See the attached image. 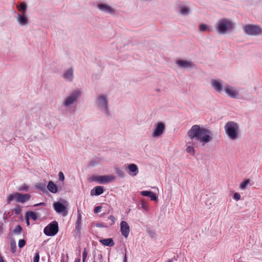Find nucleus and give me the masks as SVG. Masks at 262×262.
I'll return each instance as SVG.
<instances>
[{
	"label": "nucleus",
	"instance_id": "obj_19",
	"mask_svg": "<svg viewBox=\"0 0 262 262\" xmlns=\"http://www.w3.org/2000/svg\"><path fill=\"white\" fill-rule=\"evenodd\" d=\"M62 77L67 81L71 82L74 78L73 68H71L67 71H65L62 75Z\"/></svg>",
	"mask_w": 262,
	"mask_h": 262
},
{
	"label": "nucleus",
	"instance_id": "obj_31",
	"mask_svg": "<svg viewBox=\"0 0 262 262\" xmlns=\"http://www.w3.org/2000/svg\"><path fill=\"white\" fill-rule=\"evenodd\" d=\"M13 211L14 212L16 216H18L21 212V207L19 205H16L15 207L13 209Z\"/></svg>",
	"mask_w": 262,
	"mask_h": 262
},
{
	"label": "nucleus",
	"instance_id": "obj_36",
	"mask_svg": "<svg viewBox=\"0 0 262 262\" xmlns=\"http://www.w3.org/2000/svg\"><path fill=\"white\" fill-rule=\"evenodd\" d=\"M88 256V251L85 248H84L82 253V262H86V259Z\"/></svg>",
	"mask_w": 262,
	"mask_h": 262
},
{
	"label": "nucleus",
	"instance_id": "obj_33",
	"mask_svg": "<svg viewBox=\"0 0 262 262\" xmlns=\"http://www.w3.org/2000/svg\"><path fill=\"white\" fill-rule=\"evenodd\" d=\"M141 206V208H142L143 210L146 211H148V204L147 203L144 201H141V203L139 204V206Z\"/></svg>",
	"mask_w": 262,
	"mask_h": 262
},
{
	"label": "nucleus",
	"instance_id": "obj_32",
	"mask_svg": "<svg viewBox=\"0 0 262 262\" xmlns=\"http://www.w3.org/2000/svg\"><path fill=\"white\" fill-rule=\"evenodd\" d=\"M250 180L249 179H246L244 182H243L239 185V188L242 190H244L247 186V185L250 183Z\"/></svg>",
	"mask_w": 262,
	"mask_h": 262
},
{
	"label": "nucleus",
	"instance_id": "obj_29",
	"mask_svg": "<svg viewBox=\"0 0 262 262\" xmlns=\"http://www.w3.org/2000/svg\"><path fill=\"white\" fill-rule=\"evenodd\" d=\"M10 247L12 253H14L16 249V242L14 239L11 238L10 241Z\"/></svg>",
	"mask_w": 262,
	"mask_h": 262
},
{
	"label": "nucleus",
	"instance_id": "obj_15",
	"mask_svg": "<svg viewBox=\"0 0 262 262\" xmlns=\"http://www.w3.org/2000/svg\"><path fill=\"white\" fill-rule=\"evenodd\" d=\"M177 64L182 68H188L194 67L195 64L191 61H187L185 60H179L176 61Z\"/></svg>",
	"mask_w": 262,
	"mask_h": 262
},
{
	"label": "nucleus",
	"instance_id": "obj_48",
	"mask_svg": "<svg viewBox=\"0 0 262 262\" xmlns=\"http://www.w3.org/2000/svg\"><path fill=\"white\" fill-rule=\"evenodd\" d=\"M45 205H46L45 203H40L38 204H36L34 205V206H45Z\"/></svg>",
	"mask_w": 262,
	"mask_h": 262
},
{
	"label": "nucleus",
	"instance_id": "obj_17",
	"mask_svg": "<svg viewBox=\"0 0 262 262\" xmlns=\"http://www.w3.org/2000/svg\"><path fill=\"white\" fill-rule=\"evenodd\" d=\"M17 20L18 24L21 26H25L29 23V19L26 14H17Z\"/></svg>",
	"mask_w": 262,
	"mask_h": 262
},
{
	"label": "nucleus",
	"instance_id": "obj_25",
	"mask_svg": "<svg viewBox=\"0 0 262 262\" xmlns=\"http://www.w3.org/2000/svg\"><path fill=\"white\" fill-rule=\"evenodd\" d=\"M35 187L36 189L41 190L43 192H46V186L45 184L42 183H38L35 184Z\"/></svg>",
	"mask_w": 262,
	"mask_h": 262
},
{
	"label": "nucleus",
	"instance_id": "obj_10",
	"mask_svg": "<svg viewBox=\"0 0 262 262\" xmlns=\"http://www.w3.org/2000/svg\"><path fill=\"white\" fill-rule=\"evenodd\" d=\"M115 177L112 175L93 176L90 178V181L91 182H97L101 184H105L112 182L115 180Z\"/></svg>",
	"mask_w": 262,
	"mask_h": 262
},
{
	"label": "nucleus",
	"instance_id": "obj_26",
	"mask_svg": "<svg viewBox=\"0 0 262 262\" xmlns=\"http://www.w3.org/2000/svg\"><path fill=\"white\" fill-rule=\"evenodd\" d=\"M26 216H28L29 219L31 217L33 221H36L37 219V213L31 211H27Z\"/></svg>",
	"mask_w": 262,
	"mask_h": 262
},
{
	"label": "nucleus",
	"instance_id": "obj_2",
	"mask_svg": "<svg viewBox=\"0 0 262 262\" xmlns=\"http://www.w3.org/2000/svg\"><path fill=\"white\" fill-rule=\"evenodd\" d=\"M234 23L231 19L227 18L220 19L217 22L215 29L220 34H225L233 29Z\"/></svg>",
	"mask_w": 262,
	"mask_h": 262
},
{
	"label": "nucleus",
	"instance_id": "obj_38",
	"mask_svg": "<svg viewBox=\"0 0 262 262\" xmlns=\"http://www.w3.org/2000/svg\"><path fill=\"white\" fill-rule=\"evenodd\" d=\"M26 244L25 240L24 239H19L18 241V247L19 248H23Z\"/></svg>",
	"mask_w": 262,
	"mask_h": 262
},
{
	"label": "nucleus",
	"instance_id": "obj_55",
	"mask_svg": "<svg viewBox=\"0 0 262 262\" xmlns=\"http://www.w3.org/2000/svg\"><path fill=\"white\" fill-rule=\"evenodd\" d=\"M165 262H172V259H169L168 260H167Z\"/></svg>",
	"mask_w": 262,
	"mask_h": 262
},
{
	"label": "nucleus",
	"instance_id": "obj_20",
	"mask_svg": "<svg viewBox=\"0 0 262 262\" xmlns=\"http://www.w3.org/2000/svg\"><path fill=\"white\" fill-rule=\"evenodd\" d=\"M104 192V188L103 186H98L94 187L91 190V195H99L102 194Z\"/></svg>",
	"mask_w": 262,
	"mask_h": 262
},
{
	"label": "nucleus",
	"instance_id": "obj_27",
	"mask_svg": "<svg viewBox=\"0 0 262 262\" xmlns=\"http://www.w3.org/2000/svg\"><path fill=\"white\" fill-rule=\"evenodd\" d=\"M180 13L183 15H186L189 13V9L188 7L184 6L179 7Z\"/></svg>",
	"mask_w": 262,
	"mask_h": 262
},
{
	"label": "nucleus",
	"instance_id": "obj_37",
	"mask_svg": "<svg viewBox=\"0 0 262 262\" xmlns=\"http://www.w3.org/2000/svg\"><path fill=\"white\" fill-rule=\"evenodd\" d=\"M18 190L22 191H28L29 190V187L26 184H24L19 188Z\"/></svg>",
	"mask_w": 262,
	"mask_h": 262
},
{
	"label": "nucleus",
	"instance_id": "obj_8",
	"mask_svg": "<svg viewBox=\"0 0 262 262\" xmlns=\"http://www.w3.org/2000/svg\"><path fill=\"white\" fill-rule=\"evenodd\" d=\"M81 96V92L79 90L74 91L64 101L63 105L66 107H69L78 101Z\"/></svg>",
	"mask_w": 262,
	"mask_h": 262
},
{
	"label": "nucleus",
	"instance_id": "obj_23",
	"mask_svg": "<svg viewBox=\"0 0 262 262\" xmlns=\"http://www.w3.org/2000/svg\"><path fill=\"white\" fill-rule=\"evenodd\" d=\"M48 189L52 193H56L57 192V187L53 182L50 181L47 185Z\"/></svg>",
	"mask_w": 262,
	"mask_h": 262
},
{
	"label": "nucleus",
	"instance_id": "obj_12",
	"mask_svg": "<svg viewBox=\"0 0 262 262\" xmlns=\"http://www.w3.org/2000/svg\"><path fill=\"white\" fill-rule=\"evenodd\" d=\"M97 7L100 11L107 13L113 14L116 12L114 8L106 4H97Z\"/></svg>",
	"mask_w": 262,
	"mask_h": 262
},
{
	"label": "nucleus",
	"instance_id": "obj_28",
	"mask_svg": "<svg viewBox=\"0 0 262 262\" xmlns=\"http://www.w3.org/2000/svg\"><path fill=\"white\" fill-rule=\"evenodd\" d=\"M115 171L117 175L121 178H124L125 177V173L122 169L118 167L115 168Z\"/></svg>",
	"mask_w": 262,
	"mask_h": 262
},
{
	"label": "nucleus",
	"instance_id": "obj_44",
	"mask_svg": "<svg viewBox=\"0 0 262 262\" xmlns=\"http://www.w3.org/2000/svg\"><path fill=\"white\" fill-rule=\"evenodd\" d=\"M59 180L61 181H63L64 180V176L62 172L60 171L58 173Z\"/></svg>",
	"mask_w": 262,
	"mask_h": 262
},
{
	"label": "nucleus",
	"instance_id": "obj_24",
	"mask_svg": "<svg viewBox=\"0 0 262 262\" xmlns=\"http://www.w3.org/2000/svg\"><path fill=\"white\" fill-rule=\"evenodd\" d=\"M17 8L19 12H21L22 14H26V11L27 9V6L24 3H20L18 6H17Z\"/></svg>",
	"mask_w": 262,
	"mask_h": 262
},
{
	"label": "nucleus",
	"instance_id": "obj_50",
	"mask_svg": "<svg viewBox=\"0 0 262 262\" xmlns=\"http://www.w3.org/2000/svg\"><path fill=\"white\" fill-rule=\"evenodd\" d=\"M25 219L26 220V224H27V226H29L30 225V222H29V219L28 218V216H26L25 215Z\"/></svg>",
	"mask_w": 262,
	"mask_h": 262
},
{
	"label": "nucleus",
	"instance_id": "obj_14",
	"mask_svg": "<svg viewBox=\"0 0 262 262\" xmlns=\"http://www.w3.org/2000/svg\"><path fill=\"white\" fill-rule=\"evenodd\" d=\"M120 231L121 232V234L125 238L128 237L130 231V228L126 222L124 221L121 222Z\"/></svg>",
	"mask_w": 262,
	"mask_h": 262
},
{
	"label": "nucleus",
	"instance_id": "obj_18",
	"mask_svg": "<svg viewBox=\"0 0 262 262\" xmlns=\"http://www.w3.org/2000/svg\"><path fill=\"white\" fill-rule=\"evenodd\" d=\"M226 93L228 96L232 98H237L238 94L234 91L233 88L230 86H227L224 88Z\"/></svg>",
	"mask_w": 262,
	"mask_h": 262
},
{
	"label": "nucleus",
	"instance_id": "obj_5",
	"mask_svg": "<svg viewBox=\"0 0 262 262\" xmlns=\"http://www.w3.org/2000/svg\"><path fill=\"white\" fill-rule=\"evenodd\" d=\"M96 104L99 109L104 111L106 116H110L111 113L108 107V99L105 95H101L97 98Z\"/></svg>",
	"mask_w": 262,
	"mask_h": 262
},
{
	"label": "nucleus",
	"instance_id": "obj_45",
	"mask_svg": "<svg viewBox=\"0 0 262 262\" xmlns=\"http://www.w3.org/2000/svg\"><path fill=\"white\" fill-rule=\"evenodd\" d=\"M233 198L235 200L238 201L241 199V195L238 193L235 192L234 193Z\"/></svg>",
	"mask_w": 262,
	"mask_h": 262
},
{
	"label": "nucleus",
	"instance_id": "obj_42",
	"mask_svg": "<svg viewBox=\"0 0 262 262\" xmlns=\"http://www.w3.org/2000/svg\"><path fill=\"white\" fill-rule=\"evenodd\" d=\"M39 252H36L34 255V257L33 258V262H38L39 260Z\"/></svg>",
	"mask_w": 262,
	"mask_h": 262
},
{
	"label": "nucleus",
	"instance_id": "obj_35",
	"mask_svg": "<svg viewBox=\"0 0 262 262\" xmlns=\"http://www.w3.org/2000/svg\"><path fill=\"white\" fill-rule=\"evenodd\" d=\"M186 151L189 154H190L192 155H193L194 154V149L193 148V147L189 145L186 148Z\"/></svg>",
	"mask_w": 262,
	"mask_h": 262
},
{
	"label": "nucleus",
	"instance_id": "obj_56",
	"mask_svg": "<svg viewBox=\"0 0 262 262\" xmlns=\"http://www.w3.org/2000/svg\"><path fill=\"white\" fill-rule=\"evenodd\" d=\"M93 262H96L95 260H94Z\"/></svg>",
	"mask_w": 262,
	"mask_h": 262
},
{
	"label": "nucleus",
	"instance_id": "obj_34",
	"mask_svg": "<svg viewBox=\"0 0 262 262\" xmlns=\"http://www.w3.org/2000/svg\"><path fill=\"white\" fill-rule=\"evenodd\" d=\"M22 230H23V229H22V227L20 226V225H18L14 228V229L13 231V232L14 234H18L20 233Z\"/></svg>",
	"mask_w": 262,
	"mask_h": 262
},
{
	"label": "nucleus",
	"instance_id": "obj_11",
	"mask_svg": "<svg viewBox=\"0 0 262 262\" xmlns=\"http://www.w3.org/2000/svg\"><path fill=\"white\" fill-rule=\"evenodd\" d=\"M154 127L155 129L152 133V136L155 138L160 136L165 129V125L162 122L155 124Z\"/></svg>",
	"mask_w": 262,
	"mask_h": 262
},
{
	"label": "nucleus",
	"instance_id": "obj_41",
	"mask_svg": "<svg viewBox=\"0 0 262 262\" xmlns=\"http://www.w3.org/2000/svg\"><path fill=\"white\" fill-rule=\"evenodd\" d=\"M108 219L111 221V222L110 223V225L112 226L114 225L116 221V219L114 215H110L108 217Z\"/></svg>",
	"mask_w": 262,
	"mask_h": 262
},
{
	"label": "nucleus",
	"instance_id": "obj_51",
	"mask_svg": "<svg viewBox=\"0 0 262 262\" xmlns=\"http://www.w3.org/2000/svg\"><path fill=\"white\" fill-rule=\"evenodd\" d=\"M3 230V224L0 225V233H2Z\"/></svg>",
	"mask_w": 262,
	"mask_h": 262
},
{
	"label": "nucleus",
	"instance_id": "obj_47",
	"mask_svg": "<svg viewBox=\"0 0 262 262\" xmlns=\"http://www.w3.org/2000/svg\"><path fill=\"white\" fill-rule=\"evenodd\" d=\"M189 144H191L192 145H193V146L196 147L198 146V143H196L195 142H193V141H192V142H189Z\"/></svg>",
	"mask_w": 262,
	"mask_h": 262
},
{
	"label": "nucleus",
	"instance_id": "obj_13",
	"mask_svg": "<svg viewBox=\"0 0 262 262\" xmlns=\"http://www.w3.org/2000/svg\"><path fill=\"white\" fill-rule=\"evenodd\" d=\"M126 169L128 170V174L132 177L136 176L139 173V168L135 164L132 163L125 165Z\"/></svg>",
	"mask_w": 262,
	"mask_h": 262
},
{
	"label": "nucleus",
	"instance_id": "obj_52",
	"mask_svg": "<svg viewBox=\"0 0 262 262\" xmlns=\"http://www.w3.org/2000/svg\"><path fill=\"white\" fill-rule=\"evenodd\" d=\"M95 163H96V162L92 161L91 162L90 165H91V166H94L95 165Z\"/></svg>",
	"mask_w": 262,
	"mask_h": 262
},
{
	"label": "nucleus",
	"instance_id": "obj_40",
	"mask_svg": "<svg viewBox=\"0 0 262 262\" xmlns=\"http://www.w3.org/2000/svg\"><path fill=\"white\" fill-rule=\"evenodd\" d=\"M151 201H156L158 200V198L153 192H151L149 196Z\"/></svg>",
	"mask_w": 262,
	"mask_h": 262
},
{
	"label": "nucleus",
	"instance_id": "obj_39",
	"mask_svg": "<svg viewBox=\"0 0 262 262\" xmlns=\"http://www.w3.org/2000/svg\"><path fill=\"white\" fill-rule=\"evenodd\" d=\"M151 192V191H142L140 192V194L143 196H147L149 198Z\"/></svg>",
	"mask_w": 262,
	"mask_h": 262
},
{
	"label": "nucleus",
	"instance_id": "obj_21",
	"mask_svg": "<svg viewBox=\"0 0 262 262\" xmlns=\"http://www.w3.org/2000/svg\"><path fill=\"white\" fill-rule=\"evenodd\" d=\"M99 242L103 245L108 247H113L115 245V243L112 238L101 239L99 240Z\"/></svg>",
	"mask_w": 262,
	"mask_h": 262
},
{
	"label": "nucleus",
	"instance_id": "obj_6",
	"mask_svg": "<svg viewBox=\"0 0 262 262\" xmlns=\"http://www.w3.org/2000/svg\"><path fill=\"white\" fill-rule=\"evenodd\" d=\"M244 33L249 36H258L262 34L261 28L257 25L247 24L243 26Z\"/></svg>",
	"mask_w": 262,
	"mask_h": 262
},
{
	"label": "nucleus",
	"instance_id": "obj_30",
	"mask_svg": "<svg viewBox=\"0 0 262 262\" xmlns=\"http://www.w3.org/2000/svg\"><path fill=\"white\" fill-rule=\"evenodd\" d=\"M199 30L202 32L207 31L209 32L210 30L208 26L205 24H201L199 26Z\"/></svg>",
	"mask_w": 262,
	"mask_h": 262
},
{
	"label": "nucleus",
	"instance_id": "obj_3",
	"mask_svg": "<svg viewBox=\"0 0 262 262\" xmlns=\"http://www.w3.org/2000/svg\"><path fill=\"white\" fill-rule=\"evenodd\" d=\"M225 131L228 138L231 140H236L238 138L239 126L234 121L227 122L224 127Z\"/></svg>",
	"mask_w": 262,
	"mask_h": 262
},
{
	"label": "nucleus",
	"instance_id": "obj_7",
	"mask_svg": "<svg viewBox=\"0 0 262 262\" xmlns=\"http://www.w3.org/2000/svg\"><path fill=\"white\" fill-rule=\"evenodd\" d=\"M67 206V202L64 200H61L53 203V207L55 211L58 213H61L63 216H66L68 214Z\"/></svg>",
	"mask_w": 262,
	"mask_h": 262
},
{
	"label": "nucleus",
	"instance_id": "obj_53",
	"mask_svg": "<svg viewBox=\"0 0 262 262\" xmlns=\"http://www.w3.org/2000/svg\"><path fill=\"white\" fill-rule=\"evenodd\" d=\"M170 259H172V262L177 260V258L174 256L173 257H172Z\"/></svg>",
	"mask_w": 262,
	"mask_h": 262
},
{
	"label": "nucleus",
	"instance_id": "obj_1",
	"mask_svg": "<svg viewBox=\"0 0 262 262\" xmlns=\"http://www.w3.org/2000/svg\"><path fill=\"white\" fill-rule=\"evenodd\" d=\"M187 136L191 140H195L202 145L207 143L212 139L211 131L199 125H193L187 132Z\"/></svg>",
	"mask_w": 262,
	"mask_h": 262
},
{
	"label": "nucleus",
	"instance_id": "obj_16",
	"mask_svg": "<svg viewBox=\"0 0 262 262\" xmlns=\"http://www.w3.org/2000/svg\"><path fill=\"white\" fill-rule=\"evenodd\" d=\"M211 85L218 93H221L223 90V85L219 80L212 79L211 81Z\"/></svg>",
	"mask_w": 262,
	"mask_h": 262
},
{
	"label": "nucleus",
	"instance_id": "obj_46",
	"mask_svg": "<svg viewBox=\"0 0 262 262\" xmlns=\"http://www.w3.org/2000/svg\"><path fill=\"white\" fill-rule=\"evenodd\" d=\"M96 226L97 227H101V228H106L107 227L106 225H105L103 223H97L96 224Z\"/></svg>",
	"mask_w": 262,
	"mask_h": 262
},
{
	"label": "nucleus",
	"instance_id": "obj_9",
	"mask_svg": "<svg viewBox=\"0 0 262 262\" xmlns=\"http://www.w3.org/2000/svg\"><path fill=\"white\" fill-rule=\"evenodd\" d=\"M59 231L58 222L56 221L51 222L43 230L45 234L49 236L55 235Z\"/></svg>",
	"mask_w": 262,
	"mask_h": 262
},
{
	"label": "nucleus",
	"instance_id": "obj_54",
	"mask_svg": "<svg viewBox=\"0 0 262 262\" xmlns=\"http://www.w3.org/2000/svg\"><path fill=\"white\" fill-rule=\"evenodd\" d=\"M81 259L80 258H76L74 262H80Z\"/></svg>",
	"mask_w": 262,
	"mask_h": 262
},
{
	"label": "nucleus",
	"instance_id": "obj_49",
	"mask_svg": "<svg viewBox=\"0 0 262 262\" xmlns=\"http://www.w3.org/2000/svg\"><path fill=\"white\" fill-rule=\"evenodd\" d=\"M125 253L124 256L123 262H127L126 249H125Z\"/></svg>",
	"mask_w": 262,
	"mask_h": 262
},
{
	"label": "nucleus",
	"instance_id": "obj_22",
	"mask_svg": "<svg viewBox=\"0 0 262 262\" xmlns=\"http://www.w3.org/2000/svg\"><path fill=\"white\" fill-rule=\"evenodd\" d=\"M78 214L77 220L75 224V230L77 233L80 232L81 230V215L79 212V210H78Z\"/></svg>",
	"mask_w": 262,
	"mask_h": 262
},
{
	"label": "nucleus",
	"instance_id": "obj_43",
	"mask_svg": "<svg viewBox=\"0 0 262 262\" xmlns=\"http://www.w3.org/2000/svg\"><path fill=\"white\" fill-rule=\"evenodd\" d=\"M101 210H102V207L101 206H98L94 208V212L95 213H98L101 212Z\"/></svg>",
	"mask_w": 262,
	"mask_h": 262
},
{
	"label": "nucleus",
	"instance_id": "obj_4",
	"mask_svg": "<svg viewBox=\"0 0 262 262\" xmlns=\"http://www.w3.org/2000/svg\"><path fill=\"white\" fill-rule=\"evenodd\" d=\"M31 195L29 193H21L15 192L11 194L7 199V203L10 204L13 200L17 203H25L30 200Z\"/></svg>",
	"mask_w": 262,
	"mask_h": 262
}]
</instances>
